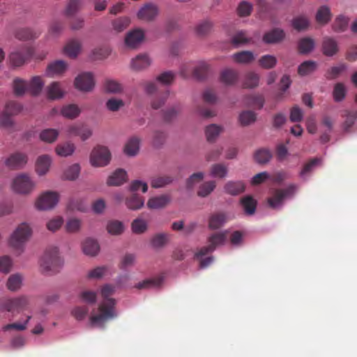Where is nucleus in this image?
Returning a JSON list of instances; mask_svg holds the SVG:
<instances>
[{"label": "nucleus", "instance_id": "nucleus-54", "mask_svg": "<svg viewBox=\"0 0 357 357\" xmlns=\"http://www.w3.org/2000/svg\"><path fill=\"white\" fill-rule=\"evenodd\" d=\"M272 157L271 152L266 149H261L255 153V159L259 164L268 162Z\"/></svg>", "mask_w": 357, "mask_h": 357}, {"label": "nucleus", "instance_id": "nucleus-63", "mask_svg": "<svg viewBox=\"0 0 357 357\" xmlns=\"http://www.w3.org/2000/svg\"><path fill=\"white\" fill-rule=\"evenodd\" d=\"M246 104L261 109L264 104V99L261 96L251 95L246 98Z\"/></svg>", "mask_w": 357, "mask_h": 357}, {"label": "nucleus", "instance_id": "nucleus-52", "mask_svg": "<svg viewBox=\"0 0 357 357\" xmlns=\"http://www.w3.org/2000/svg\"><path fill=\"white\" fill-rule=\"evenodd\" d=\"M346 87L343 83L339 82L335 84L333 96L335 102L342 101L346 96Z\"/></svg>", "mask_w": 357, "mask_h": 357}, {"label": "nucleus", "instance_id": "nucleus-28", "mask_svg": "<svg viewBox=\"0 0 357 357\" xmlns=\"http://www.w3.org/2000/svg\"><path fill=\"white\" fill-rule=\"evenodd\" d=\"M47 98L51 100L59 99L63 97V91L61 84L57 82H53L47 87Z\"/></svg>", "mask_w": 357, "mask_h": 357}, {"label": "nucleus", "instance_id": "nucleus-2", "mask_svg": "<svg viewBox=\"0 0 357 357\" xmlns=\"http://www.w3.org/2000/svg\"><path fill=\"white\" fill-rule=\"evenodd\" d=\"M63 261L59 256L57 248H50L44 253L41 260L40 266L43 271L47 274H53L59 271Z\"/></svg>", "mask_w": 357, "mask_h": 357}, {"label": "nucleus", "instance_id": "nucleus-39", "mask_svg": "<svg viewBox=\"0 0 357 357\" xmlns=\"http://www.w3.org/2000/svg\"><path fill=\"white\" fill-rule=\"evenodd\" d=\"M213 26V24L211 21L208 20H204L195 26V33L198 36H206L211 31Z\"/></svg>", "mask_w": 357, "mask_h": 357}, {"label": "nucleus", "instance_id": "nucleus-43", "mask_svg": "<svg viewBox=\"0 0 357 357\" xmlns=\"http://www.w3.org/2000/svg\"><path fill=\"white\" fill-rule=\"evenodd\" d=\"M227 231H225L223 232L215 233L208 237V241L209 245L213 247L214 250L217 246L225 243L227 238Z\"/></svg>", "mask_w": 357, "mask_h": 357}, {"label": "nucleus", "instance_id": "nucleus-20", "mask_svg": "<svg viewBox=\"0 0 357 357\" xmlns=\"http://www.w3.org/2000/svg\"><path fill=\"white\" fill-rule=\"evenodd\" d=\"M240 204L246 215H252L255 213L257 202L251 195H246L241 199Z\"/></svg>", "mask_w": 357, "mask_h": 357}, {"label": "nucleus", "instance_id": "nucleus-24", "mask_svg": "<svg viewBox=\"0 0 357 357\" xmlns=\"http://www.w3.org/2000/svg\"><path fill=\"white\" fill-rule=\"evenodd\" d=\"M285 36L282 29H274L264 34L263 40L266 43H276L281 41Z\"/></svg>", "mask_w": 357, "mask_h": 357}, {"label": "nucleus", "instance_id": "nucleus-10", "mask_svg": "<svg viewBox=\"0 0 357 357\" xmlns=\"http://www.w3.org/2000/svg\"><path fill=\"white\" fill-rule=\"evenodd\" d=\"M33 53L32 47L25 46L20 51H15L10 53L9 56L10 62L13 66H21L31 57Z\"/></svg>", "mask_w": 357, "mask_h": 357}, {"label": "nucleus", "instance_id": "nucleus-30", "mask_svg": "<svg viewBox=\"0 0 357 357\" xmlns=\"http://www.w3.org/2000/svg\"><path fill=\"white\" fill-rule=\"evenodd\" d=\"M28 86L30 93L32 96H38L44 86V82L40 76H34L31 79Z\"/></svg>", "mask_w": 357, "mask_h": 357}, {"label": "nucleus", "instance_id": "nucleus-18", "mask_svg": "<svg viewBox=\"0 0 357 357\" xmlns=\"http://www.w3.org/2000/svg\"><path fill=\"white\" fill-rule=\"evenodd\" d=\"M227 221V218L225 213H215L212 214L208 219V228L211 229H220Z\"/></svg>", "mask_w": 357, "mask_h": 357}, {"label": "nucleus", "instance_id": "nucleus-16", "mask_svg": "<svg viewBox=\"0 0 357 357\" xmlns=\"http://www.w3.org/2000/svg\"><path fill=\"white\" fill-rule=\"evenodd\" d=\"M127 181V172L123 169H118L107 178V184L111 186H119Z\"/></svg>", "mask_w": 357, "mask_h": 357}, {"label": "nucleus", "instance_id": "nucleus-48", "mask_svg": "<svg viewBox=\"0 0 357 357\" xmlns=\"http://www.w3.org/2000/svg\"><path fill=\"white\" fill-rule=\"evenodd\" d=\"M252 38L248 37L246 31H238L231 38V43L235 46L245 45L251 41Z\"/></svg>", "mask_w": 357, "mask_h": 357}, {"label": "nucleus", "instance_id": "nucleus-21", "mask_svg": "<svg viewBox=\"0 0 357 357\" xmlns=\"http://www.w3.org/2000/svg\"><path fill=\"white\" fill-rule=\"evenodd\" d=\"M151 61L146 54H140L132 60L131 66L135 70H141L148 68Z\"/></svg>", "mask_w": 357, "mask_h": 357}, {"label": "nucleus", "instance_id": "nucleus-22", "mask_svg": "<svg viewBox=\"0 0 357 357\" xmlns=\"http://www.w3.org/2000/svg\"><path fill=\"white\" fill-rule=\"evenodd\" d=\"M220 79L226 85H233L238 79V73L234 69L226 68L220 73Z\"/></svg>", "mask_w": 357, "mask_h": 357}, {"label": "nucleus", "instance_id": "nucleus-14", "mask_svg": "<svg viewBox=\"0 0 357 357\" xmlns=\"http://www.w3.org/2000/svg\"><path fill=\"white\" fill-rule=\"evenodd\" d=\"M224 190L227 194L236 196L245 191V185L241 181H229L225 183Z\"/></svg>", "mask_w": 357, "mask_h": 357}, {"label": "nucleus", "instance_id": "nucleus-11", "mask_svg": "<svg viewBox=\"0 0 357 357\" xmlns=\"http://www.w3.org/2000/svg\"><path fill=\"white\" fill-rule=\"evenodd\" d=\"M75 86L79 91L89 92L93 90L95 81L91 73H83L79 75L75 79Z\"/></svg>", "mask_w": 357, "mask_h": 357}, {"label": "nucleus", "instance_id": "nucleus-47", "mask_svg": "<svg viewBox=\"0 0 357 357\" xmlns=\"http://www.w3.org/2000/svg\"><path fill=\"white\" fill-rule=\"evenodd\" d=\"M59 136V131L56 129H45L40 133V139L47 143L54 142Z\"/></svg>", "mask_w": 357, "mask_h": 357}, {"label": "nucleus", "instance_id": "nucleus-8", "mask_svg": "<svg viewBox=\"0 0 357 357\" xmlns=\"http://www.w3.org/2000/svg\"><path fill=\"white\" fill-rule=\"evenodd\" d=\"M35 187V183L24 174L16 176L13 182V190L20 194H29Z\"/></svg>", "mask_w": 357, "mask_h": 357}, {"label": "nucleus", "instance_id": "nucleus-4", "mask_svg": "<svg viewBox=\"0 0 357 357\" xmlns=\"http://www.w3.org/2000/svg\"><path fill=\"white\" fill-rule=\"evenodd\" d=\"M31 234V229L28 224L24 222L20 224L10 236L9 241L10 246L15 249H21Z\"/></svg>", "mask_w": 357, "mask_h": 357}, {"label": "nucleus", "instance_id": "nucleus-26", "mask_svg": "<svg viewBox=\"0 0 357 357\" xmlns=\"http://www.w3.org/2000/svg\"><path fill=\"white\" fill-rule=\"evenodd\" d=\"M322 50L324 54L332 56L338 52L337 43L331 38H326L323 40Z\"/></svg>", "mask_w": 357, "mask_h": 357}, {"label": "nucleus", "instance_id": "nucleus-35", "mask_svg": "<svg viewBox=\"0 0 357 357\" xmlns=\"http://www.w3.org/2000/svg\"><path fill=\"white\" fill-rule=\"evenodd\" d=\"M232 57L235 62L243 64L250 63L255 60V56L250 51L236 52L233 54Z\"/></svg>", "mask_w": 357, "mask_h": 357}, {"label": "nucleus", "instance_id": "nucleus-3", "mask_svg": "<svg viewBox=\"0 0 357 357\" xmlns=\"http://www.w3.org/2000/svg\"><path fill=\"white\" fill-rule=\"evenodd\" d=\"M298 186L296 184H290L284 189H275L272 196L268 199V204L272 208L280 207L286 198L292 197L296 193Z\"/></svg>", "mask_w": 357, "mask_h": 357}, {"label": "nucleus", "instance_id": "nucleus-38", "mask_svg": "<svg viewBox=\"0 0 357 357\" xmlns=\"http://www.w3.org/2000/svg\"><path fill=\"white\" fill-rule=\"evenodd\" d=\"M75 149L74 144L65 142L58 144L55 149V151L56 154L61 157H67L74 153Z\"/></svg>", "mask_w": 357, "mask_h": 357}, {"label": "nucleus", "instance_id": "nucleus-33", "mask_svg": "<svg viewBox=\"0 0 357 357\" xmlns=\"http://www.w3.org/2000/svg\"><path fill=\"white\" fill-rule=\"evenodd\" d=\"M13 89L16 96H22L26 91H29L28 83L20 77H16L13 82Z\"/></svg>", "mask_w": 357, "mask_h": 357}, {"label": "nucleus", "instance_id": "nucleus-56", "mask_svg": "<svg viewBox=\"0 0 357 357\" xmlns=\"http://www.w3.org/2000/svg\"><path fill=\"white\" fill-rule=\"evenodd\" d=\"M216 186L215 181H211L204 183L199 186L197 195L199 197H205L213 191Z\"/></svg>", "mask_w": 357, "mask_h": 357}, {"label": "nucleus", "instance_id": "nucleus-50", "mask_svg": "<svg viewBox=\"0 0 357 357\" xmlns=\"http://www.w3.org/2000/svg\"><path fill=\"white\" fill-rule=\"evenodd\" d=\"M260 67L264 69H271L275 66L277 59L270 54L262 56L258 61Z\"/></svg>", "mask_w": 357, "mask_h": 357}, {"label": "nucleus", "instance_id": "nucleus-60", "mask_svg": "<svg viewBox=\"0 0 357 357\" xmlns=\"http://www.w3.org/2000/svg\"><path fill=\"white\" fill-rule=\"evenodd\" d=\"M22 279L20 275H11L7 281L8 289L13 291L19 289L22 285Z\"/></svg>", "mask_w": 357, "mask_h": 357}, {"label": "nucleus", "instance_id": "nucleus-27", "mask_svg": "<svg viewBox=\"0 0 357 357\" xmlns=\"http://www.w3.org/2000/svg\"><path fill=\"white\" fill-rule=\"evenodd\" d=\"M82 250L86 255L96 256L100 250V246L96 241L87 238L82 244Z\"/></svg>", "mask_w": 357, "mask_h": 357}, {"label": "nucleus", "instance_id": "nucleus-29", "mask_svg": "<svg viewBox=\"0 0 357 357\" xmlns=\"http://www.w3.org/2000/svg\"><path fill=\"white\" fill-rule=\"evenodd\" d=\"M81 50V43L79 40L73 39L64 47L65 54L70 58H76Z\"/></svg>", "mask_w": 357, "mask_h": 357}, {"label": "nucleus", "instance_id": "nucleus-41", "mask_svg": "<svg viewBox=\"0 0 357 357\" xmlns=\"http://www.w3.org/2000/svg\"><path fill=\"white\" fill-rule=\"evenodd\" d=\"M342 116L345 117V120L343 123V129L344 131H349V128L354 124L356 119H357V111L352 110H344L342 114Z\"/></svg>", "mask_w": 357, "mask_h": 357}, {"label": "nucleus", "instance_id": "nucleus-59", "mask_svg": "<svg viewBox=\"0 0 357 357\" xmlns=\"http://www.w3.org/2000/svg\"><path fill=\"white\" fill-rule=\"evenodd\" d=\"M162 283L161 278L147 279L142 282H138L135 287L137 289H149L151 287H157Z\"/></svg>", "mask_w": 357, "mask_h": 357}, {"label": "nucleus", "instance_id": "nucleus-62", "mask_svg": "<svg viewBox=\"0 0 357 357\" xmlns=\"http://www.w3.org/2000/svg\"><path fill=\"white\" fill-rule=\"evenodd\" d=\"M346 69L347 66L345 64L333 66L327 70L326 77L328 79H335Z\"/></svg>", "mask_w": 357, "mask_h": 357}, {"label": "nucleus", "instance_id": "nucleus-6", "mask_svg": "<svg viewBox=\"0 0 357 357\" xmlns=\"http://www.w3.org/2000/svg\"><path fill=\"white\" fill-rule=\"evenodd\" d=\"M111 154L107 147L98 146L91 153L90 161L93 167H104L109 164Z\"/></svg>", "mask_w": 357, "mask_h": 357}, {"label": "nucleus", "instance_id": "nucleus-34", "mask_svg": "<svg viewBox=\"0 0 357 357\" xmlns=\"http://www.w3.org/2000/svg\"><path fill=\"white\" fill-rule=\"evenodd\" d=\"M331 16L332 15L329 8L326 6H322L318 9L315 18L317 23L324 25L331 20Z\"/></svg>", "mask_w": 357, "mask_h": 357}, {"label": "nucleus", "instance_id": "nucleus-46", "mask_svg": "<svg viewBox=\"0 0 357 357\" xmlns=\"http://www.w3.org/2000/svg\"><path fill=\"white\" fill-rule=\"evenodd\" d=\"M222 128L215 124H211L206 128L205 133L208 142H213L219 136Z\"/></svg>", "mask_w": 357, "mask_h": 357}, {"label": "nucleus", "instance_id": "nucleus-55", "mask_svg": "<svg viewBox=\"0 0 357 357\" xmlns=\"http://www.w3.org/2000/svg\"><path fill=\"white\" fill-rule=\"evenodd\" d=\"M172 181V177L169 176H157L151 179V185L153 188H162L171 183Z\"/></svg>", "mask_w": 357, "mask_h": 357}, {"label": "nucleus", "instance_id": "nucleus-1", "mask_svg": "<svg viewBox=\"0 0 357 357\" xmlns=\"http://www.w3.org/2000/svg\"><path fill=\"white\" fill-rule=\"evenodd\" d=\"M115 291V287L111 284H105L100 289L102 302L98 306V314L89 317V324L91 327L103 328L105 324L116 317L115 312L116 300L110 298Z\"/></svg>", "mask_w": 357, "mask_h": 357}, {"label": "nucleus", "instance_id": "nucleus-57", "mask_svg": "<svg viewBox=\"0 0 357 357\" xmlns=\"http://www.w3.org/2000/svg\"><path fill=\"white\" fill-rule=\"evenodd\" d=\"M107 231L112 235H119L123 233L124 227L121 222L112 220L107 223Z\"/></svg>", "mask_w": 357, "mask_h": 357}, {"label": "nucleus", "instance_id": "nucleus-51", "mask_svg": "<svg viewBox=\"0 0 357 357\" xmlns=\"http://www.w3.org/2000/svg\"><path fill=\"white\" fill-rule=\"evenodd\" d=\"M349 23V19L344 15L337 16L333 24V29L336 32H342L344 31Z\"/></svg>", "mask_w": 357, "mask_h": 357}, {"label": "nucleus", "instance_id": "nucleus-37", "mask_svg": "<svg viewBox=\"0 0 357 357\" xmlns=\"http://www.w3.org/2000/svg\"><path fill=\"white\" fill-rule=\"evenodd\" d=\"M40 33L30 28H24L16 32L15 37L20 40H29L38 38Z\"/></svg>", "mask_w": 357, "mask_h": 357}, {"label": "nucleus", "instance_id": "nucleus-15", "mask_svg": "<svg viewBox=\"0 0 357 357\" xmlns=\"http://www.w3.org/2000/svg\"><path fill=\"white\" fill-rule=\"evenodd\" d=\"M171 201L169 195L153 197L148 200L147 206L150 209H159L165 207Z\"/></svg>", "mask_w": 357, "mask_h": 357}, {"label": "nucleus", "instance_id": "nucleus-61", "mask_svg": "<svg viewBox=\"0 0 357 357\" xmlns=\"http://www.w3.org/2000/svg\"><path fill=\"white\" fill-rule=\"evenodd\" d=\"M80 172V167L78 164H74L68 167L64 172V177L67 180L74 181L75 180Z\"/></svg>", "mask_w": 357, "mask_h": 357}, {"label": "nucleus", "instance_id": "nucleus-40", "mask_svg": "<svg viewBox=\"0 0 357 357\" xmlns=\"http://www.w3.org/2000/svg\"><path fill=\"white\" fill-rule=\"evenodd\" d=\"M228 173L227 167L222 163L214 164L211 167L210 175L214 178H223Z\"/></svg>", "mask_w": 357, "mask_h": 357}, {"label": "nucleus", "instance_id": "nucleus-64", "mask_svg": "<svg viewBox=\"0 0 357 357\" xmlns=\"http://www.w3.org/2000/svg\"><path fill=\"white\" fill-rule=\"evenodd\" d=\"M130 22V21L128 17H119V18H117L115 20H114L112 25H113L114 29L116 31L121 32L128 26Z\"/></svg>", "mask_w": 357, "mask_h": 357}, {"label": "nucleus", "instance_id": "nucleus-7", "mask_svg": "<svg viewBox=\"0 0 357 357\" xmlns=\"http://www.w3.org/2000/svg\"><path fill=\"white\" fill-rule=\"evenodd\" d=\"M208 70V64L202 61L193 68L190 64H184L180 70V73L182 77L187 78L190 76V71L192 70V75L195 78L197 79H204L206 77Z\"/></svg>", "mask_w": 357, "mask_h": 357}, {"label": "nucleus", "instance_id": "nucleus-19", "mask_svg": "<svg viewBox=\"0 0 357 357\" xmlns=\"http://www.w3.org/2000/svg\"><path fill=\"white\" fill-rule=\"evenodd\" d=\"M144 34L142 30H134L128 33L125 38V43L130 47H135L144 39Z\"/></svg>", "mask_w": 357, "mask_h": 357}, {"label": "nucleus", "instance_id": "nucleus-58", "mask_svg": "<svg viewBox=\"0 0 357 357\" xmlns=\"http://www.w3.org/2000/svg\"><path fill=\"white\" fill-rule=\"evenodd\" d=\"M256 114L252 111H244L239 115V121L243 126H248L256 121Z\"/></svg>", "mask_w": 357, "mask_h": 357}, {"label": "nucleus", "instance_id": "nucleus-13", "mask_svg": "<svg viewBox=\"0 0 357 357\" xmlns=\"http://www.w3.org/2000/svg\"><path fill=\"white\" fill-rule=\"evenodd\" d=\"M27 162V156L22 153H15L6 160V165L12 169L23 167Z\"/></svg>", "mask_w": 357, "mask_h": 357}, {"label": "nucleus", "instance_id": "nucleus-42", "mask_svg": "<svg viewBox=\"0 0 357 357\" xmlns=\"http://www.w3.org/2000/svg\"><path fill=\"white\" fill-rule=\"evenodd\" d=\"M103 87L106 92L110 93H119L123 91L122 84L114 79H106L104 82Z\"/></svg>", "mask_w": 357, "mask_h": 357}, {"label": "nucleus", "instance_id": "nucleus-53", "mask_svg": "<svg viewBox=\"0 0 357 357\" xmlns=\"http://www.w3.org/2000/svg\"><path fill=\"white\" fill-rule=\"evenodd\" d=\"M310 22L307 17L303 15L298 16L293 19L292 26L298 31L307 29Z\"/></svg>", "mask_w": 357, "mask_h": 357}, {"label": "nucleus", "instance_id": "nucleus-44", "mask_svg": "<svg viewBox=\"0 0 357 357\" xmlns=\"http://www.w3.org/2000/svg\"><path fill=\"white\" fill-rule=\"evenodd\" d=\"M80 114V109L77 105L70 104L63 106L61 109V114L66 118L73 119L77 118Z\"/></svg>", "mask_w": 357, "mask_h": 357}, {"label": "nucleus", "instance_id": "nucleus-32", "mask_svg": "<svg viewBox=\"0 0 357 357\" xmlns=\"http://www.w3.org/2000/svg\"><path fill=\"white\" fill-rule=\"evenodd\" d=\"M259 74L250 71L247 73L244 76L243 82V87L245 89H253L259 85Z\"/></svg>", "mask_w": 357, "mask_h": 357}, {"label": "nucleus", "instance_id": "nucleus-5", "mask_svg": "<svg viewBox=\"0 0 357 357\" xmlns=\"http://www.w3.org/2000/svg\"><path fill=\"white\" fill-rule=\"evenodd\" d=\"M30 304L29 299L25 296L7 299L1 304L2 309L13 314L20 313L28 308Z\"/></svg>", "mask_w": 357, "mask_h": 357}, {"label": "nucleus", "instance_id": "nucleus-12", "mask_svg": "<svg viewBox=\"0 0 357 357\" xmlns=\"http://www.w3.org/2000/svg\"><path fill=\"white\" fill-rule=\"evenodd\" d=\"M158 15V6L154 3H149L140 8L137 15L139 20L150 22L153 21Z\"/></svg>", "mask_w": 357, "mask_h": 357}, {"label": "nucleus", "instance_id": "nucleus-36", "mask_svg": "<svg viewBox=\"0 0 357 357\" xmlns=\"http://www.w3.org/2000/svg\"><path fill=\"white\" fill-rule=\"evenodd\" d=\"M140 139L137 137H131L126 143L124 151L130 156L135 155L139 149Z\"/></svg>", "mask_w": 357, "mask_h": 357}, {"label": "nucleus", "instance_id": "nucleus-31", "mask_svg": "<svg viewBox=\"0 0 357 357\" xmlns=\"http://www.w3.org/2000/svg\"><path fill=\"white\" fill-rule=\"evenodd\" d=\"M321 159L318 158L310 159L303 165L299 173V176L303 179H305L306 177L310 175L315 167L321 163Z\"/></svg>", "mask_w": 357, "mask_h": 357}, {"label": "nucleus", "instance_id": "nucleus-17", "mask_svg": "<svg viewBox=\"0 0 357 357\" xmlns=\"http://www.w3.org/2000/svg\"><path fill=\"white\" fill-rule=\"evenodd\" d=\"M67 66L68 65L66 62L61 60H58L50 63L47 66L46 73L50 77L59 75L66 71Z\"/></svg>", "mask_w": 357, "mask_h": 357}, {"label": "nucleus", "instance_id": "nucleus-49", "mask_svg": "<svg viewBox=\"0 0 357 357\" xmlns=\"http://www.w3.org/2000/svg\"><path fill=\"white\" fill-rule=\"evenodd\" d=\"M317 68V63L312 61H306L302 63L298 68V73L301 76L307 75L313 73Z\"/></svg>", "mask_w": 357, "mask_h": 357}, {"label": "nucleus", "instance_id": "nucleus-25", "mask_svg": "<svg viewBox=\"0 0 357 357\" xmlns=\"http://www.w3.org/2000/svg\"><path fill=\"white\" fill-rule=\"evenodd\" d=\"M144 204V199L137 193L132 194L126 199V205L130 210H138Z\"/></svg>", "mask_w": 357, "mask_h": 357}, {"label": "nucleus", "instance_id": "nucleus-45", "mask_svg": "<svg viewBox=\"0 0 357 357\" xmlns=\"http://www.w3.org/2000/svg\"><path fill=\"white\" fill-rule=\"evenodd\" d=\"M314 47V41L310 38H303L298 41V51L301 54L310 52Z\"/></svg>", "mask_w": 357, "mask_h": 357}, {"label": "nucleus", "instance_id": "nucleus-9", "mask_svg": "<svg viewBox=\"0 0 357 357\" xmlns=\"http://www.w3.org/2000/svg\"><path fill=\"white\" fill-rule=\"evenodd\" d=\"M59 199V194L58 192L47 191L38 197L36 206L40 210H50L57 204Z\"/></svg>", "mask_w": 357, "mask_h": 357}, {"label": "nucleus", "instance_id": "nucleus-23", "mask_svg": "<svg viewBox=\"0 0 357 357\" xmlns=\"http://www.w3.org/2000/svg\"><path fill=\"white\" fill-rule=\"evenodd\" d=\"M51 158L47 155H43L38 158L36 164V172L43 176L50 169L51 165Z\"/></svg>", "mask_w": 357, "mask_h": 357}]
</instances>
